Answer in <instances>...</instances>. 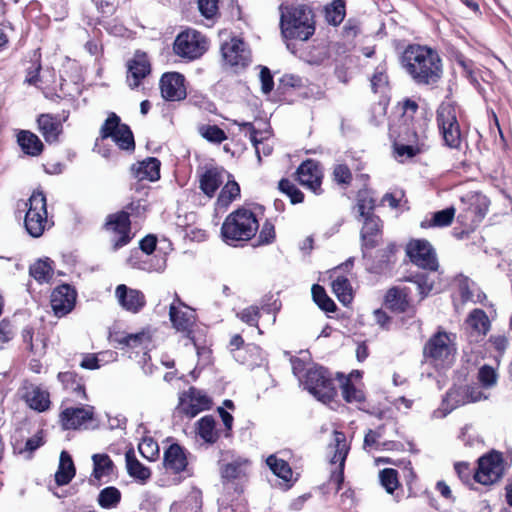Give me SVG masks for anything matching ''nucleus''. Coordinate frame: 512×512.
Masks as SVG:
<instances>
[{"label": "nucleus", "mask_w": 512, "mask_h": 512, "mask_svg": "<svg viewBox=\"0 0 512 512\" xmlns=\"http://www.w3.org/2000/svg\"><path fill=\"white\" fill-rule=\"evenodd\" d=\"M401 64L418 86L435 87L443 76V63L440 55L426 45L407 46L402 53Z\"/></svg>", "instance_id": "1"}, {"label": "nucleus", "mask_w": 512, "mask_h": 512, "mask_svg": "<svg viewBox=\"0 0 512 512\" xmlns=\"http://www.w3.org/2000/svg\"><path fill=\"white\" fill-rule=\"evenodd\" d=\"M282 35L287 39L308 40L315 31L312 11L305 5L287 7L281 14Z\"/></svg>", "instance_id": "2"}, {"label": "nucleus", "mask_w": 512, "mask_h": 512, "mask_svg": "<svg viewBox=\"0 0 512 512\" xmlns=\"http://www.w3.org/2000/svg\"><path fill=\"white\" fill-rule=\"evenodd\" d=\"M259 228L255 214L246 208L230 213L221 227L223 240L229 245L250 240Z\"/></svg>", "instance_id": "3"}, {"label": "nucleus", "mask_w": 512, "mask_h": 512, "mask_svg": "<svg viewBox=\"0 0 512 512\" xmlns=\"http://www.w3.org/2000/svg\"><path fill=\"white\" fill-rule=\"evenodd\" d=\"M455 336L446 332H437L424 346V356L436 367L448 366L453 362L456 347Z\"/></svg>", "instance_id": "4"}, {"label": "nucleus", "mask_w": 512, "mask_h": 512, "mask_svg": "<svg viewBox=\"0 0 512 512\" xmlns=\"http://www.w3.org/2000/svg\"><path fill=\"white\" fill-rule=\"evenodd\" d=\"M25 206L28 207L24 219L25 229L30 236L38 238L49 227L44 193L39 190L34 191Z\"/></svg>", "instance_id": "5"}, {"label": "nucleus", "mask_w": 512, "mask_h": 512, "mask_svg": "<svg viewBox=\"0 0 512 512\" xmlns=\"http://www.w3.org/2000/svg\"><path fill=\"white\" fill-rule=\"evenodd\" d=\"M303 384L310 394L325 404L332 401L336 395L334 382L323 367L308 368Z\"/></svg>", "instance_id": "6"}, {"label": "nucleus", "mask_w": 512, "mask_h": 512, "mask_svg": "<svg viewBox=\"0 0 512 512\" xmlns=\"http://www.w3.org/2000/svg\"><path fill=\"white\" fill-rule=\"evenodd\" d=\"M426 136L424 131L419 126L415 125L410 128L408 125L403 127L400 131L398 140L394 143V153L400 162H404L417 154L421 153L424 149V140Z\"/></svg>", "instance_id": "7"}, {"label": "nucleus", "mask_w": 512, "mask_h": 512, "mask_svg": "<svg viewBox=\"0 0 512 512\" xmlns=\"http://www.w3.org/2000/svg\"><path fill=\"white\" fill-rule=\"evenodd\" d=\"M461 203L462 207L460 208L457 220L469 229L475 228L488 211V198L479 193H469L461 198Z\"/></svg>", "instance_id": "8"}, {"label": "nucleus", "mask_w": 512, "mask_h": 512, "mask_svg": "<svg viewBox=\"0 0 512 512\" xmlns=\"http://www.w3.org/2000/svg\"><path fill=\"white\" fill-rule=\"evenodd\" d=\"M328 450L329 455H331L330 464L332 466L329 483L334 485L338 491L344 480V466L349 452L345 434L335 431L333 442L329 445Z\"/></svg>", "instance_id": "9"}, {"label": "nucleus", "mask_w": 512, "mask_h": 512, "mask_svg": "<svg viewBox=\"0 0 512 512\" xmlns=\"http://www.w3.org/2000/svg\"><path fill=\"white\" fill-rule=\"evenodd\" d=\"M437 123L445 144L451 148L458 147L461 137L455 107L449 103L441 104L437 110Z\"/></svg>", "instance_id": "10"}, {"label": "nucleus", "mask_w": 512, "mask_h": 512, "mask_svg": "<svg viewBox=\"0 0 512 512\" xmlns=\"http://www.w3.org/2000/svg\"><path fill=\"white\" fill-rule=\"evenodd\" d=\"M103 139L111 138L122 150H134L135 142L129 126L121 123L120 117L111 113L100 130Z\"/></svg>", "instance_id": "11"}, {"label": "nucleus", "mask_w": 512, "mask_h": 512, "mask_svg": "<svg viewBox=\"0 0 512 512\" xmlns=\"http://www.w3.org/2000/svg\"><path fill=\"white\" fill-rule=\"evenodd\" d=\"M206 50V38L196 30L180 33L174 42V52L182 58L193 60L203 55Z\"/></svg>", "instance_id": "12"}, {"label": "nucleus", "mask_w": 512, "mask_h": 512, "mask_svg": "<svg viewBox=\"0 0 512 512\" xmlns=\"http://www.w3.org/2000/svg\"><path fill=\"white\" fill-rule=\"evenodd\" d=\"M504 473V461L500 453L492 452L482 456L478 461V468L474 479L480 484L491 485L499 481Z\"/></svg>", "instance_id": "13"}, {"label": "nucleus", "mask_w": 512, "mask_h": 512, "mask_svg": "<svg viewBox=\"0 0 512 512\" xmlns=\"http://www.w3.org/2000/svg\"><path fill=\"white\" fill-rule=\"evenodd\" d=\"M406 253L415 265L431 271L437 270L438 261L436 253L427 240H411L407 244Z\"/></svg>", "instance_id": "14"}, {"label": "nucleus", "mask_w": 512, "mask_h": 512, "mask_svg": "<svg viewBox=\"0 0 512 512\" xmlns=\"http://www.w3.org/2000/svg\"><path fill=\"white\" fill-rule=\"evenodd\" d=\"M169 316L173 327L194 341L191 336V328L195 322L194 311L186 306L177 295H175L174 301L170 304Z\"/></svg>", "instance_id": "15"}, {"label": "nucleus", "mask_w": 512, "mask_h": 512, "mask_svg": "<svg viewBox=\"0 0 512 512\" xmlns=\"http://www.w3.org/2000/svg\"><path fill=\"white\" fill-rule=\"evenodd\" d=\"M210 406V398L194 387H190L188 391L183 392L179 398L180 411L190 418H193L200 412L209 409Z\"/></svg>", "instance_id": "16"}, {"label": "nucleus", "mask_w": 512, "mask_h": 512, "mask_svg": "<svg viewBox=\"0 0 512 512\" xmlns=\"http://www.w3.org/2000/svg\"><path fill=\"white\" fill-rule=\"evenodd\" d=\"M221 52L224 61L235 68H244L250 62V51L246 44L236 37L222 44Z\"/></svg>", "instance_id": "17"}, {"label": "nucleus", "mask_w": 512, "mask_h": 512, "mask_svg": "<svg viewBox=\"0 0 512 512\" xmlns=\"http://www.w3.org/2000/svg\"><path fill=\"white\" fill-rule=\"evenodd\" d=\"M162 97L167 101H181L186 98L185 78L178 72L164 73L160 79Z\"/></svg>", "instance_id": "18"}, {"label": "nucleus", "mask_w": 512, "mask_h": 512, "mask_svg": "<svg viewBox=\"0 0 512 512\" xmlns=\"http://www.w3.org/2000/svg\"><path fill=\"white\" fill-rule=\"evenodd\" d=\"M115 298L122 309L132 314L139 313L146 305L143 292L125 284H119L115 288Z\"/></svg>", "instance_id": "19"}, {"label": "nucleus", "mask_w": 512, "mask_h": 512, "mask_svg": "<svg viewBox=\"0 0 512 512\" xmlns=\"http://www.w3.org/2000/svg\"><path fill=\"white\" fill-rule=\"evenodd\" d=\"M151 72V63L144 52L137 51L127 62V83L129 87H138Z\"/></svg>", "instance_id": "20"}, {"label": "nucleus", "mask_w": 512, "mask_h": 512, "mask_svg": "<svg viewBox=\"0 0 512 512\" xmlns=\"http://www.w3.org/2000/svg\"><path fill=\"white\" fill-rule=\"evenodd\" d=\"M93 414L92 406L70 407L61 412L60 419L64 429L87 428L93 420Z\"/></svg>", "instance_id": "21"}, {"label": "nucleus", "mask_w": 512, "mask_h": 512, "mask_svg": "<svg viewBox=\"0 0 512 512\" xmlns=\"http://www.w3.org/2000/svg\"><path fill=\"white\" fill-rule=\"evenodd\" d=\"M297 176L298 181L302 186L310 189L315 194L321 193L323 173L316 161H304L297 169Z\"/></svg>", "instance_id": "22"}, {"label": "nucleus", "mask_w": 512, "mask_h": 512, "mask_svg": "<svg viewBox=\"0 0 512 512\" xmlns=\"http://www.w3.org/2000/svg\"><path fill=\"white\" fill-rule=\"evenodd\" d=\"M75 301L76 292L67 284L57 287L51 294V307L57 317L71 312Z\"/></svg>", "instance_id": "23"}, {"label": "nucleus", "mask_w": 512, "mask_h": 512, "mask_svg": "<svg viewBox=\"0 0 512 512\" xmlns=\"http://www.w3.org/2000/svg\"><path fill=\"white\" fill-rule=\"evenodd\" d=\"M107 228L115 234L112 239L115 249L126 245L130 241V221L127 213L121 212L111 216L107 222Z\"/></svg>", "instance_id": "24"}, {"label": "nucleus", "mask_w": 512, "mask_h": 512, "mask_svg": "<svg viewBox=\"0 0 512 512\" xmlns=\"http://www.w3.org/2000/svg\"><path fill=\"white\" fill-rule=\"evenodd\" d=\"M226 176H229L223 168L212 167L207 169L199 178L201 191L212 198L219 187L223 184Z\"/></svg>", "instance_id": "25"}, {"label": "nucleus", "mask_w": 512, "mask_h": 512, "mask_svg": "<svg viewBox=\"0 0 512 512\" xmlns=\"http://www.w3.org/2000/svg\"><path fill=\"white\" fill-rule=\"evenodd\" d=\"M23 398L31 409L39 412L45 411L50 405L49 393L34 384L23 387Z\"/></svg>", "instance_id": "26"}, {"label": "nucleus", "mask_w": 512, "mask_h": 512, "mask_svg": "<svg viewBox=\"0 0 512 512\" xmlns=\"http://www.w3.org/2000/svg\"><path fill=\"white\" fill-rule=\"evenodd\" d=\"M161 162L155 157H148L131 167V173L139 181H157L160 178Z\"/></svg>", "instance_id": "27"}, {"label": "nucleus", "mask_w": 512, "mask_h": 512, "mask_svg": "<svg viewBox=\"0 0 512 512\" xmlns=\"http://www.w3.org/2000/svg\"><path fill=\"white\" fill-rule=\"evenodd\" d=\"M465 323L470 330L471 341H478L479 338H483L490 329L489 318L481 309L471 311Z\"/></svg>", "instance_id": "28"}, {"label": "nucleus", "mask_w": 512, "mask_h": 512, "mask_svg": "<svg viewBox=\"0 0 512 512\" xmlns=\"http://www.w3.org/2000/svg\"><path fill=\"white\" fill-rule=\"evenodd\" d=\"M188 461L184 449L178 444H172L164 453V466L174 473H180L187 467Z\"/></svg>", "instance_id": "29"}, {"label": "nucleus", "mask_w": 512, "mask_h": 512, "mask_svg": "<svg viewBox=\"0 0 512 512\" xmlns=\"http://www.w3.org/2000/svg\"><path fill=\"white\" fill-rule=\"evenodd\" d=\"M37 123L38 129L46 142L54 143L58 140L62 132V124L57 118L49 114H41L37 119Z\"/></svg>", "instance_id": "30"}, {"label": "nucleus", "mask_w": 512, "mask_h": 512, "mask_svg": "<svg viewBox=\"0 0 512 512\" xmlns=\"http://www.w3.org/2000/svg\"><path fill=\"white\" fill-rule=\"evenodd\" d=\"M17 142L23 152L30 156H39L44 148L39 137L28 130H22L18 133Z\"/></svg>", "instance_id": "31"}, {"label": "nucleus", "mask_w": 512, "mask_h": 512, "mask_svg": "<svg viewBox=\"0 0 512 512\" xmlns=\"http://www.w3.org/2000/svg\"><path fill=\"white\" fill-rule=\"evenodd\" d=\"M75 466L68 452L62 451L59 466L55 473V481L58 486L67 485L75 476Z\"/></svg>", "instance_id": "32"}, {"label": "nucleus", "mask_w": 512, "mask_h": 512, "mask_svg": "<svg viewBox=\"0 0 512 512\" xmlns=\"http://www.w3.org/2000/svg\"><path fill=\"white\" fill-rule=\"evenodd\" d=\"M125 461H126L127 472L131 477H133L137 480H140L142 482H144L150 478V476H151L150 469L138 461L133 449H129L128 451H126Z\"/></svg>", "instance_id": "33"}, {"label": "nucleus", "mask_w": 512, "mask_h": 512, "mask_svg": "<svg viewBox=\"0 0 512 512\" xmlns=\"http://www.w3.org/2000/svg\"><path fill=\"white\" fill-rule=\"evenodd\" d=\"M379 218L376 216L364 218L361 230L362 245L364 248H373L377 245L379 234Z\"/></svg>", "instance_id": "34"}, {"label": "nucleus", "mask_w": 512, "mask_h": 512, "mask_svg": "<svg viewBox=\"0 0 512 512\" xmlns=\"http://www.w3.org/2000/svg\"><path fill=\"white\" fill-rule=\"evenodd\" d=\"M152 341V335L148 329L135 334H127L118 339V343L123 346H127L132 349L141 348L148 349Z\"/></svg>", "instance_id": "35"}, {"label": "nucleus", "mask_w": 512, "mask_h": 512, "mask_svg": "<svg viewBox=\"0 0 512 512\" xmlns=\"http://www.w3.org/2000/svg\"><path fill=\"white\" fill-rule=\"evenodd\" d=\"M233 124L238 125L241 128H247L250 133V140L255 148L256 155L258 157V161H261V153L264 156H268L272 152V146L268 143H264L257 139V131L255 130L253 124L251 122H241L238 120H233Z\"/></svg>", "instance_id": "36"}, {"label": "nucleus", "mask_w": 512, "mask_h": 512, "mask_svg": "<svg viewBox=\"0 0 512 512\" xmlns=\"http://www.w3.org/2000/svg\"><path fill=\"white\" fill-rule=\"evenodd\" d=\"M29 273L39 283H48L53 277L52 261L48 258L36 261L30 266Z\"/></svg>", "instance_id": "37"}, {"label": "nucleus", "mask_w": 512, "mask_h": 512, "mask_svg": "<svg viewBox=\"0 0 512 512\" xmlns=\"http://www.w3.org/2000/svg\"><path fill=\"white\" fill-rule=\"evenodd\" d=\"M248 466V460L236 458L228 463L221 465V475L226 480H234L241 477Z\"/></svg>", "instance_id": "38"}, {"label": "nucleus", "mask_w": 512, "mask_h": 512, "mask_svg": "<svg viewBox=\"0 0 512 512\" xmlns=\"http://www.w3.org/2000/svg\"><path fill=\"white\" fill-rule=\"evenodd\" d=\"M93 461V476L100 480L113 473L114 464L107 454H94Z\"/></svg>", "instance_id": "39"}, {"label": "nucleus", "mask_w": 512, "mask_h": 512, "mask_svg": "<svg viewBox=\"0 0 512 512\" xmlns=\"http://www.w3.org/2000/svg\"><path fill=\"white\" fill-rule=\"evenodd\" d=\"M198 435L207 443H215L218 433L215 429V420L212 416H204L197 422Z\"/></svg>", "instance_id": "40"}, {"label": "nucleus", "mask_w": 512, "mask_h": 512, "mask_svg": "<svg viewBox=\"0 0 512 512\" xmlns=\"http://www.w3.org/2000/svg\"><path fill=\"white\" fill-rule=\"evenodd\" d=\"M456 209L454 207H448L446 209L437 211L433 214L430 220L422 222V227H446L449 226L454 217Z\"/></svg>", "instance_id": "41"}, {"label": "nucleus", "mask_w": 512, "mask_h": 512, "mask_svg": "<svg viewBox=\"0 0 512 512\" xmlns=\"http://www.w3.org/2000/svg\"><path fill=\"white\" fill-rule=\"evenodd\" d=\"M332 289L338 300L345 306L351 303L353 299L350 282L345 277H337L332 282Z\"/></svg>", "instance_id": "42"}, {"label": "nucleus", "mask_w": 512, "mask_h": 512, "mask_svg": "<svg viewBox=\"0 0 512 512\" xmlns=\"http://www.w3.org/2000/svg\"><path fill=\"white\" fill-rule=\"evenodd\" d=\"M386 303L393 310L403 312L409 303L407 293L404 289L391 288L386 294Z\"/></svg>", "instance_id": "43"}, {"label": "nucleus", "mask_w": 512, "mask_h": 512, "mask_svg": "<svg viewBox=\"0 0 512 512\" xmlns=\"http://www.w3.org/2000/svg\"><path fill=\"white\" fill-rule=\"evenodd\" d=\"M266 463L271 469V471L279 478L288 482L292 478V470L289 464L283 459L277 458L275 455H270L266 459Z\"/></svg>", "instance_id": "44"}, {"label": "nucleus", "mask_w": 512, "mask_h": 512, "mask_svg": "<svg viewBox=\"0 0 512 512\" xmlns=\"http://www.w3.org/2000/svg\"><path fill=\"white\" fill-rule=\"evenodd\" d=\"M311 292L313 300L319 308L326 312H334L336 310L334 301L326 294L325 289L322 286L314 284Z\"/></svg>", "instance_id": "45"}, {"label": "nucleus", "mask_w": 512, "mask_h": 512, "mask_svg": "<svg viewBox=\"0 0 512 512\" xmlns=\"http://www.w3.org/2000/svg\"><path fill=\"white\" fill-rule=\"evenodd\" d=\"M467 399L466 387L461 386L450 389L446 394L444 402L449 410H453L461 405L468 404Z\"/></svg>", "instance_id": "46"}, {"label": "nucleus", "mask_w": 512, "mask_h": 512, "mask_svg": "<svg viewBox=\"0 0 512 512\" xmlns=\"http://www.w3.org/2000/svg\"><path fill=\"white\" fill-rule=\"evenodd\" d=\"M121 499L120 491L113 486L102 489L98 495V504L105 509L115 507Z\"/></svg>", "instance_id": "47"}, {"label": "nucleus", "mask_w": 512, "mask_h": 512, "mask_svg": "<svg viewBox=\"0 0 512 512\" xmlns=\"http://www.w3.org/2000/svg\"><path fill=\"white\" fill-rule=\"evenodd\" d=\"M325 17L328 23L339 25L345 17L344 0H334L325 10Z\"/></svg>", "instance_id": "48"}, {"label": "nucleus", "mask_w": 512, "mask_h": 512, "mask_svg": "<svg viewBox=\"0 0 512 512\" xmlns=\"http://www.w3.org/2000/svg\"><path fill=\"white\" fill-rule=\"evenodd\" d=\"M375 206L374 199L367 191H360L357 196L356 211L360 217L367 218L374 216L372 214Z\"/></svg>", "instance_id": "49"}, {"label": "nucleus", "mask_w": 512, "mask_h": 512, "mask_svg": "<svg viewBox=\"0 0 512 512\" xmlns=\"http://www.w3.org/2000/svg\"><path fill=\"white\" fill-rule=\"evenodd\" d=\"M198 132L204 139L215 144H219L227 139L225 132L216 125H200Z\"/></svg>", "instance_id": "50"}, {"label": "nucleus", "mask_w": 512, "mask_h": 512, "mask_svg": "<svg viewBox=\"0 0 512 512\" xmlns=\"http://www.w3.org/2000/svg\"><path fill=\"white\" fill-rule=\"evenodd\" d=\"M379 478L381 485L387 493L393 494L399 487L398 472L392 468H385L380 471Z\"/></svg>", "instance_id": "51"}, {"label": "nucleus", "mask_w": 512, "mask_h": 512, "mask_svg": "<svg viewBox=\"0 0 512 512\" xmlns=\"http://www.w3.org/2000/svg\"><path fill=\"white\" fill-rule=\"evenodd\" d=\"M240 194V187L237 182L234 180H229L225 184V186L222 188L219 196H218V202L221 205L227 206L229 205L234 199H236Z\"/></svg>", "instance_id": "52"}, {"label": "nucleus", "mask_w": 512, "mask_h": 512, "mask_svg": "<svg viewBox=\"0 0 512 512\" xmlns=\"http://www.w3.org/2000/svg\"><path fill=\"white\" fill-rule=\"evenodd\" d=\"M342 395L348 403H362L365 399L363 391L356 388L350 378H347L342 384Z\"/></svg>", "instance_id": "53"}, {"label": "nucleus", "mask_w": 512, "mask_h": 512, "mask_svg": "<svg viewBox=\"0 0 512 512\" xmlns=\"http://www.w3.org/2000/svg\"><path fill=\"white\" fill-rule=\"evenodd\" d=\"M138 450L140 454L150 460L153 461L159 455V447L156 441L152 438H144L138 445Z\"/></svg>", "instance_id": "54"}, {"label": "nucleus", "mask_w": 512, "mask_h": 512, "mask_svg": "<svg viewBox=\"0 0 512 512\" xmlns=\"http://www.w3.org/2000/svg\"><path fill=\"white\" fill-rule=\"evenodd\" d=\"M279 188L290 198L293 204L301 203L304 199L303 193L287 179H282L279 182Z\"/></svg>", "instance_id": "55"}, {"label": "nucleus", "mask_w": 512, "mask_h": 512, "mask_svg": "<svg viewBox=\"0 0 512 512\" xmlns=\"http://www.w3.org/2000/svg\"><path fill=\"white\" fill-rule=\"evenodd\" d=\"M388 85V77L386 75L385 69L381 67H377L375 73L371 78V88L374 93H382L386 89Z\"/></svg>", "instance_id": "56"}, {"label": "nucleus", "mask_w": 512, "mask_h": 512, "mask_svg": "<svg viewBox=\"0 0 512 512\" xmlns=\"http://www.w3.org/2000/svg\"><path fill=\"white\" fill-rule=\"evenodd\" d=\"M478 380L484 387L490 388L497 382L496 371L492 367L484 365L478 372Z\"/></svg>", "instance_id": "57"}, {"label": "nucleus", "mask_w": 512, "mask_h": 512, "mask_svg": "<svg viewBox=\"0 0 512 512\" xmlns=\"http://www.w3.org/2000/svg\"><path fill=\"white\" fill-rule=\"evenodd\" d=\"M15 335L13 325L7 319L0 321V348H4L5 344L10 342Z\"/></svg>", "instance_id": "58"}, {"label": "nucleus", "mask_w": 512, "mask_h": 512, "mask_svg": "<svg viewBox=\"0 0 512 512\" xmlns=\"http://www.w3.org/2000/svg\"><path fill=\"white\" fill-rule=\"evenodd\" d=\"M384 426H379L376 429H369L364 437V447H375L379 446V439L384 436Z\"/></svg>", "instance_id": "59"}, {"label": "nucleus", "mask_w": 512, "mask_h": 512, "mask_svg": "<svg viewBox=\"0 0 512 512\" xmlns=\"http://www.w3.org/2000/svg\"><path fill=\"white\" fill-rule=\"evenodd\" d=\"M237 316L244 323L251 326H257L259 319V309L255 306H250L239 312Z\"/></svg>", "instance_id": "60"}, {"label": "nucleus", "mask_w": 512, "mask_h": 512, "mask_svg": "<svg viewBox=\"0 0 512 512\" xmlns=\"http://www.w3.org/2000/svg\"><path fill=\"white\" fill-rule=\"evenodd\" d=\"M198 7L204 17L212 19L218 12V0H198Z\"/></svg>", "instance_id": "61"}, {"label": "nucleus", "mask_w": 512, "mask_h": 512, "mask_svg": "<svg viewBox=\"0 0 512 512\" xmlns=\"http://www.w3.org/2000/svg\"><path fill=\"white\" fill-rule=\"evenodd\" d=\"M103 356L104 353L86 354L80 362V366L89 370L99 369L104 361L102 358Z\"/></svg>", "instance_id": "62"}, {"label": "nucleus", "mask_w": 512, "mask_h": 512, "mask_svg": "<svg viewBox=\"0 0 512 512\" xmlns=\"http://www.w3.org/2000/svg\"><path fill=\"white\" fill-rule=\"evenodd\" d=\"M334 180L339 184H349L352 180L350 169L343 164H338L333 170Z\"/></svg>", "instance_id": "63"}, {"label": "nucleus", "mask_w": 512, "mask_h": 512, "mask_svg": "<svg viewBox=\"0 0 512 512\" xmlns=\"http://www.w3.org/2000/svg\"><path fill=\"white\" fill-rule=\"evenodd\" d=\"M274 238V226L270 222L266 221L260 230L258 242L259 244H269L274 240Z\"/></svg>", "instance_id": "64"}]
</instances>
